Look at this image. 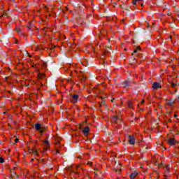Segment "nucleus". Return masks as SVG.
<instances>
[{
    "instance_id": "obj_1",
    "label": "nucleus",
    "mask_w": 179,
    "mask_h": 179,
    "mask_svg": "<svg viewBox=\"0 0 179 179\" xmlns=\"http://www.w3.org/2000/svg\"><path fill=\"white\" fill-rule=\"evenodd\" d=\"M85 124H80L79 125V129H80L83 134V135L87 138V139H89V134L90 133V127L89 126L85 127Z\"/></svg>"
},
{
    "instance_id": "obj_2",
    "label": "nucleus",
    "mask_w": 179,
    "mask_h": 179,
    "mask_svg": "<svg viewBox=\"0 0 179 179\" xmlns=\"http://www.w3.org/2000/svg\"><path fill=\"white\" fill-rule=\"evenodd\" d=\"M47 128H48L47 126H43L40 123H36L35 124V129L38 131L40 132L41 135L44 134V131H45V129H47Z\"/></svg>"
},
{
    "instance_id": "obj_3",
    "label": "nucleus",
    "mask_w": 179,
    "mask_h": 179,
    "mask_svg": "<svg viewBox=\"0 0 179 179\" xmlns=\"http://www.w3.org/2000/svg\"><path fill=\"white\" fill-rule=\"evenodd\" d=\"M168 143L171 146H174V145H177L178 142L176 140V138H171L168 140Z\"/></svg>"
},
{
    "instance_id": "obj_4",
    "label": "nucleus",
    "mask_w": 179,
    "mask_h": 179,
    "mask_svg": "<svg viewBox=\"0 0 179 179\" xmlns=\"http://www.w3.org/2000/svg\"><path fill=\"white\" fill-rule=\"evenodd\" d=\"M152 89H154V90H158V89H162V85H160V83L157 82H155L152 84Z\"/></svg>"
},
{
    "instance_id": "obj_5",
    "label": "nucleus",
    "mask_w": 179,
    "mask_h": 179,
    "mask_svg": "<svg viewBox=\"0 0 179 179\" xmlns=\"http://www.w3.org/2000/svg\"><path fill=\"white\" fill-rule=\"evenodd\" d=\"M10 179H17L19 178V175L16 174V172L10 171Z\"/></svg>"
},
{
    "instance_id": "obj_6",
    "label": "nucleus",
    "mask_w": 179,
    "mask_h": 179,
    "mask_svg": "<svg viewBox=\"0 0 179 179\" xmlns=\"http://www.w3.org/2000/svg\"><path fill=\"white\" fill-rule=\"evenodd\" d=\"M79 99V95L78 94H74L72 96V99H71V102L72 103H78V99Z\"/></svg>"
},
{
    "instance_id": "obj_7",
    "label": "nucleus",
    "mask_w": 179,
    "mask_h": 179,
    "mask_svg": "<svg viewBox=\"0 0 179 179\" xmlns=\"http://www.w3.org/2000/svg\"><path fill=\"white\" fill-rule=\"evenodd\" d=\"M129 142L130 145H135V138L132 136H129Z\"/></svg>"
},
{
    "instance_id": "obj_8",
    "label": "nucleus",
    "mask_w": 179,
    "mask_h": 179,
    "mask_svg": "<svg viewBox=\"0 0 179 179\" xmlns=\"http://www.w3.org/2000/svg\"><path fill=\"white\" fill-rule=\"evenodd\" d=\"M94 93H95V94H99V93H101V91L100 90V88L99 87H95L93 90Z\"/></svg>"
},
{
    "instance_id": "obj_9",
    "label": "nucleus",
    "mask_w": 179,
    "mask_h": 179,
    "mask_svg": "<svg viewBox=\"0 0 179 179\" xmlns=\"http://www.w3.org/2000/svg\"><path fill=\"white\" fill-rule=\"evenodd\" d=\"M175 101L174 100H169L167 101L166 105L169 106L170 107H172V106H174Z\"/></svg>"
},
{
    "instance_id": "obj_10",
    "label": "nucleus",
    "mask_w": 179,
    "mask_h": 179,
    "mask_svg": "<svg viewBox=\"0 0 179 179\" xmlns=\"http://www.w3.org/2000/svg\"><path fill=\"white\" fill-rule=\"evenodd\" d=\"M99 97H100L101 100H102L101 102H99V107H103V106H104L106 104V101H104V100H103V96H100Z\"/></svg>"
},
{
    "instance_id": "obj_11",
    "label": "nucleus",
    "mask_w": 179,
    "mask_h": 179,
    "mask_svg": "<svg viewBox=\"0 0 179 179\" xmlns=\"http://www.w3.org/2000/svg\"><path fill=\"white\" fill-rule=\"evenodd\" d=\"M138 172L134 171L133 173H131V174L130 175V178L131 179H135V177H136V176H138Z\"/></svg>"
},
{
    "instance_id": "obj_12",
    "label": "nucleus",
    "mask_w": 179,
    "mask_h": 179,
    "mask_svg": "<svg viewBox=\"0 0 179 179\" xmlns=\"http://www.w3.org/2000/svg\"><path fill=\"white\" fill-rule=\"evenodd\" d=\"M19 142V139L18 138H15L13 140V138H10V143H12V145H15V143H17Z\"/></svg>"
},
{
    "instance_id": "obj_13",
    "label": "nucleus",
    "mask_w": 179,
    "mask_h": 179,
    "mask_svg": "<svg viewBox=\"0 0 179 179\" xmlns=\"http://www.w3.org/2000/svg\"><path fill=\"white\" fill-rule=\"evenodd\" d=\"M90 157L89 153H85L83 156V160H88Z\"/></svg>"
},
{
    "instance_id": "obj_14",
    "label": "nucleus",
    "mask_w": 179,
    "mask_h": 179,
    "mask_svg": "<svg viewBox=\"0 0 179 179\" xmlns=\"http://www.w3.org/2000/svg\"><path fill=\"white\" fill-rule=\"evenodd\" d=\"M117 121H118V117H117V116H113V117L111 118V122H117Z\"/></svg>"
},
{
    "instance_id": "obj_15",
    "label": "nucleus",
    "mask_w": 179,
    "mask_h": 179,
    "mask_svg": "<svg viewBox=\"0 0 179 179\" xmlns=\"http://www.w3.org/2000/svg\"><path fill=\"white\" fill-rule=\"evenodd\" d=\"M44 145L46 147V148H48L50 147V142L48 141V140H45L44 142Z\"/></svg>"
},
{
    "instance_id": "obj_16",
    "label": "nucleus",
    "mask_w": 179,
    "mask_h": 179,
    "mask_svg": "<svg viewBox=\"0 0 179 179\" xmlns=\"http://www.w3.org/2000/svg\"><path fill=\"white\" fill-rule=\"evenodd\" d=\"M38 76L39 79H43V78H45V75L43 74L42 73H39L38 74Z\"/></svg>"
},
{
    "instance_id": "obj_17",
    "label": "nucleus",
    "mask_w": 179,
    "mask_h": 179,
    "mask_svg": "<svg viewBox=\"0 0 179 179\" xmlns=\"http://www.w3.org/2000/svg\"><path fill=\"white\" fill-rule=\"evenodd\" d=\"M115 173H121V164L118 165V168L115 169Z\"/></svg>"
},
{
    "instance_id": "obj_18",
    "label": "nucleus",
    "mask_w": 179,
    "mask_h": 179,
    "mask_svg": "<svg viewBox=\"0 0 179 179\" xmlns=\"http://www.w3.org/2000/svg\"><path fill=\"white\" fill-rule=\"evenodd\" d=\"M123 86H124V88L128 87V86H129V81H125V82L123 83Z\"/></svg>"
},
{
    "instance_id": "obj_19",
    "label": "nucleus",
    "mask_w": 179,
    "mask_h": 179,
    "mask_svg": "<svg viewBox=\"0 0 179 179\" xmlns=\"http://www.w3.org/2000/svg\"><path fill=\"white\" fill-rule=\"evenodd\" d=\"M171 86H172V87H173V89H176V87H177V86H178V83H174V82H173V83H171Z\"/></svg>"
},
{
    "instance_id": "obj_20",
    "label": "nucleus",
    "mask_w": 179,
    "mask_h": 179,
    "mask_svg": "<svg viewBox=\"0 0 179 179\" xmlns=\"http://www.w3.org/2000/svg\"><path fill=\"white\" fill-rule=\"evenodd\" d=\"M15 30L18 34H22V29L20 28H15Z\"/></svg>"
},
{
    "instance_id": "obj_21",
    "label": "nucleus",
    "mask_w": 179,
    "mask_h": 179,
    "mask_svg": "<svg viewBox=\"0 0 179 179\" xmlns=\"http://www.w3.org/2000/svg\"><path fill=\"white\" fill-rule=\"evenodd\" d=\"M143 0H133V5H136L137 2H142Z\"/></svg>"
},
{
    "instance_id": "obj_22",
    "label": "nucleus",
    "mask_w": 179,
    "mask_h": 179,
    "mask_svg": "<svg viewBox=\"0 0 179 179\" xmlns=\"http://www.w3.org/2000/svg\"><path fill=\"white\" fill-rule=\"evenodd\" d=\"M100 173L99 171H96V169H94V172L93 173L95 175V176H99V173Z\"/></svg>"
},
{
    "instance_id": "obj_23",
    "label": "nucleus",
    "mask_w": 179,
    "mask_h": 179,
    "mask_svg": "<svg viewBox=\"0 0 179 179\" xmlns=\"http://www.w3.org/2000/svg\"><path fill=\"white\" fill-rule=\"evenodd\" d=\"M128 106H129V108H132V107H133L134 104L132 103V102H131V101H129V103H128Z\"/></svg>"
},
{
    "instance_id": "obj_24",
    "label": "nucleus",
    "mask_w": 179,
    "mask_h": 179,
    "mask_svg": "<svg viewBox=\"0 0 179 179\" xmlns=\"http://www.w3.org/2000/svg\"><path fill=\"white\" fill-rule=\"evenodd\" d=\"M138 50H141V47H137V49L134 50V52H138Z\"/></svg>"
},
{
    "instance_id": "obj_25",
    "label": "nucleus",
    "mask_w": 179,
    "mask_h": 179,
    "mask_svg": "<svg viewBox=\"0 0 179 179\" xmlns=\"http://www.w3.org/2000/svg\"><path fill=\"white\" fill-rule=\"evenodd\" d=\"M4 162H5V160L1 157H0V163H4Z\"/></svg>"
},
{
    "instance_id": "obj_26",
    "label": "nucleus",
    "mask_w": 179,
    "mask_h": 179,
    "mask_svg": "<svg viewBox=\"0 0 179 179\" xmlns=\"http://www.w3.org/2000/svg\"><path fill=\"white\" fill-rule=\"evenodd\" d=\"M34 156H38V152L37 151H34Z\"/></svg>"
},
{
    "instance_id": "obj_27",
    "label": "nucleus",
    "mask_w": 179,
    "mask_h": 179,
    "mask_svg": "<svg viewBox=\"0 0 179 179\" xmlns=\"http://www.w3.org/2000/svg\"><path fill=\"white\" fill-rule=\"evenodd\" d=\"M78 159H83V156H78Z\"/></svg>"
},
{
    "instance_id": "obj_28",
    "label": "nucleus",
    "mask_w": 179,
    "mask_h": 179,
    "mask_svg": "<svg viewBox=\"0 0 179 179\" xmlns=\"http://www.w3.org/2000/svg\"><path fill=\"white\" fill-rule=\"evenodd\" d=\"M5 15H6V13H3L1 16H0V19H1L3 16H5Z\"/></svg>"
},
{
    "instance_id": "obj_29",
    "label": "nucleus",
    "mask_w": 179,
    "mask_h": 179,
    "mask_svg": "<svg viewBox=\"0 0 179 179\" xmlns=\"http://www.w3.org/2000/svg\"><path fill=\"white\" fill-rule=\"evenodd\" d=\"M43 30H44L45 31H47V27H44V28L43 29Z\"/></svg>"
},
{
    "instance_id": "obj_30",
    "label": "nucleus",
    "mask_w": 179,
    "mask_h": 179,
    "mask_svg": "<svg viewBox=\"0 0 179 179\" xmlns=\"http://www.w3.org/2000/svg\"><path fill=\"white\" fill-rule=\"evenodd\" d=\"M172 94H174V93H177V90H175L174 92H171Z\"/></svg>"
},
{
    "instance_id": "obj_31",
    "label": "nucleus",
    "mask_w": 179,
    "mask_h": 179,
    "mask_svg": "<svg viewBox=\"0 0 179 179\" xmlns=\"http://www.w3.org/2000/svg\"><path fill=\"white\" fill-rule=\"evenodd\" d=\"M45 9H46L47 10H48V7H47V6H45Z\"/></svg>"
},
{
    "instance_id": "obj_32",
    "label": "nucleus",
    "mask_w": 179,
    "mask_h": 179,
    "mask_svg": "<svg viewBox=\"0 0 179 179\" xmlns=\"http://www.w3.org/2000/svg\"><path fill=\"white\" fill-rule=\"evenodd\" d=\"M32 68H36V64H33Z\"/></svg>"
},
{
    "instance_id": "obj_33",
    "label": "nucleus",
    "mask_w": 179,
    "mask_h": 179,
    "mask_svg": "<svg viewBox=\"0 0 179 179\" xmlns=\"http://www.w3.org/2000/svg\"><path fill=\"white\" fill-rule=\"evenodd\" d=\"M177 117H178V116H177V114H175V115H174V117H175V118H177Z\"/></svg>"
},
{
    "instance_id": "obj_34",
    "label": "nucleus",
    "mask_w": 179,
    "mask_h": 179,
    "mask_svg": "<svg viewBox=\"0 0 179 179\" xmlns=\"http://www.w3.org/2000/svg\"><path fill=\"white\" fill-rule=\"evenodd\" d=\"M17 43H19V41H15V43L17 44Z\"/></svg>"
},
{
    "instance_id": "obj_35",
    "label": "nucleus",
    "mask_w": 179,
    "mask_h": 179,
    "mask_svg": "<svg viewBox=\"0 0 179 179\" xmlns=\"http://www.w3.org/2000/svg\"><path fill=\"white\" fill-rule=\"evenodd\" d=\"M143 103H145V101H142L141 103L143 104Z\"/></svg>"
},
{
    "instance_id": "obj_36",
    "label": "nucleus",
    "mask_w": 179,
    "mask_h": 179,
    "mask_svg": "<svg viewBox=\"0 0 179 179\" xmlns=\"http://www.w3.org/2000/svg\"><path fill=\"white\" fill-rule=\"evenodd\" d=\"M87 164H90V162H88L87 163Z\"/></svg>"
},
{
    "instance_id": "obj_37",
    "label": "nucleus",
    "mask_w": 179,
    "mask_h": 179,
    "mask_svg": "<svg viewBox=\"0 0 179 179\" xmlns=\"http://www.w3.org/2000/svg\"><path fill=\"white\" fill-rule=\"evenodd\" d=\"M57 153H59V150H57Z\"/></svg>"
},
{
    "instance_id": "obj_38",
    "label": "nucleus",
    "mask_w": 179,
    "mask_h": 179,
    "mask_svg": "<svg viewBox=\"0 0 179 179\" xmlns=\"http://www.w3.org/2000/svg\"><path fill=\"white\" fill-rule=\"evenodd\" d=\"M28 27V29H30V27Z\"/></svg>"
},
{
    "instance_id": "obj_39",
    "label": "nucleus",
    "mask_w": 179,
    "mask_h": 179,
    "mask_svg": "<svg viewBox=\"0 0 179 179\" xmlns=\"http://www.w3.org/2000/svg\"><path fill=\"white\" fill-rule=\"evenodd\" d=\"M16 168H13V170H15Z\"/></svg>"
},
{
    "instance_id": "obj_40",
    "label": "nucleus",
    "mask_w": 179,
    "mask_h": 179,
    "mask_svg": "<svg viewBox=\"0 0 179 179\" xmlns=\"http://www.w3.org/2000/svg\"><path fill=\"white\" fill-rule=\"evenodd\" d=\"M141 6H143V4H141Z\"/></svg>"
},
{
    "instance_id": "obj_41",
    "label": "nucleus",
    "mask_w": 179,
    "mask_h": 179,
    "mask_svg": "<svg viewBox=\"0 0 179 179\" xmlns=\"http://www.w3.org/2000/svg\"><path fill=\"white\" fill-rule=\"evenodd\" d=\"M92 50H94V48H92Z\"/></svg>"
},
{
    "instance_id": "obj_42",
    "label": "nucleus",
    "mask_w": 179,
    "mask_h": 179,
    "mask_svg": "<svg viewBox=\"0 0 179 179\" xmlns=\"http://www.w3.org/2000/svg\"><path fill=\"white\" fill-rule=\"evenodd\" d=\"M112 101H114V99H113Z\"/></svg>"
},
{
    "instance_id": "obj_43",
    "label": "nucleus",
    "mask_w": 179,
    "mask_h": 179,
    "mask_svg": "<svg viewBox=\"0 0 179 179\" xmlns=\"http://www.w3.org/2000/svg\"><path fill=\"white\" fill-rule=\"evenodd\" d=\"M90 165L92 166V162L90 163Z\"/></svg>"
},
{
    "instance_id": "obj_44",
    "label": "nucleus",
    "mask_w": 179,
    "mask_h": 179,
    "mask_svg": "<svg viewBox=\"0 0 179 179\" xmlns=\"http://www.w3.org/2000/svg\"><path fill=\"white\" fill-rule=\"evenodd\" d=\"M87 100H89V97L87 98Z\"/></svg>"
},
{
    "instance_id": "obj_45",
    "label": "nucleus",
    "mask_w": 179,
    "mask_h": 179,
    "mask_svg": "<svg viewBox=\"0 0 179 179\" xmlns=\"http://www.w3.org/2000/svg\"><path fill=\"white\" fill-rule=\"evenodd\" d=\"M104 55H106V52L104 53Z\"/></svg>"
},
{
    "instance_id": "obj_46",
    "label": "nucleus",
    "mask_w": 179,
    "mask_h": 179,
    "mask_svg": "<svg viewBox=\"0 0 179 179\" xmlns=\"http://www.w3.org/2000/svg\"><path fill=\"white\" fill-rule=\"evenodd\" d=\"M167 171L169 172V169H167Z\"/></svg>"
},
{
    "instance_id": "obj_47",
    "label": "nucleus",
    "mask_w": 179,
    "mask_h": 179,
    "mask_svg": "<svg viewBox=\"0 0 179 179\" xmlns=\"http://www.w3.org/2000/svg\"><path fill=\"white\" fill-rule=\"evenodd\" d=\"M31 160H32V162H33L34 159H32Z\"/></svg>"
}]
</instances>
